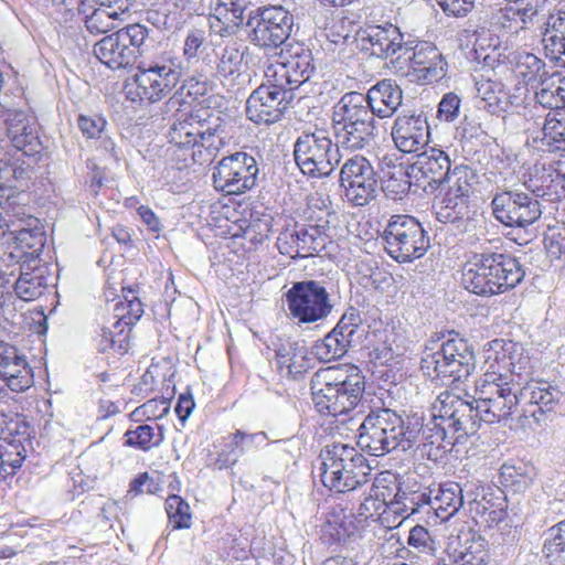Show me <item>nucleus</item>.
Wrapping results in <instances>:
<instances>
[{
    "mask_svg": "<svg viewBox=\"0 0 565 565\" xmlns=\"http://www.w3.org/2000/svg\"><path fill=\"white\" fill-rule=\"evenodd\" d=\"M189 0H164L162 8L168 13L166 25L181 28L185 21L184 11L189 8Z\"/></svg>",
    "mask_w": 565,
    "mask_h": 565,
    "instance_id": "nucleus-59",
    "label": "nucleus"
},
{
    "mask_svg": "<svg viewBox=\"0 0 565 565\" xmlns=\"http://www.w3.org/2000/svg\"><path fill=\"white\" fill-rule=\"evenodd\" d=\"M343 146L322 130L302 132L294 143V158L300 171L311 178H327L341 161Z\"/></svg>",
    "mask_w": 565,
    "mask_h": 565,
    "instance_id": "nucleus-11",
    "label": "nucleus"
},
{
    "mask_svg": "<svg viewBox=\"0 0 565 565\" xmlns=\"http://www.w3.org/2000/svg\"><path fill=\"white\" fill-rule=\"evenodd\" d=\"M294 26L292 13L281 4L253 7L246 14L244 32L256 47L273 51L286 43Z\"/></svg>",
    "mask_w": 565,
    "mask_h": 565,
    "instance_id": "nucleus-9",
    "label": "nucleus"
},
{
    "mask_svg": "<svg viewBox=\"0 0 565 565\" xmlns=\"http://www.w3.org/2000/svg\"><path fill=\"white\" fill-rule=\"evenodd\" d=\"M416 188L426 193L436 191L451 171L448 154L437 148H430L417 156V160L409 164Z\"/></svg>",
    "mask_w": 565,
    "mask_h": 565,
    "instance_id": "nucleus-25",
    "label": "nucleus"
},
{
    "mask_svg": "<svg viewBox=\"0 0 565 565\" xmlns=\"http://www.w3.org/2000/svg\"><path fill=\"white\" fill-rule=\"evenodd\" d=\"M369 99L383 107L375 108L379 118L391 117L402 104L403 93L391 79H384L369 89Z\"/></svg>",
    "mask_w": 565,
    "mask_h": 565,
    "instance_id": "nucleus-38",
    "label": "nucleus"
},
{
    "mask_svg": "<svg viewBox=\"0 0 565 565\" xmlns=\"http://www.w3.org/2000/svg\"><path fill=\"white\" fill-rule=\"evenodd\" d=\"M407 543L420 553H429L434 548V541L428 530L423 525H415L409 531Z\"/></svg>",
    "mask_w": 565,
    "mask_h": 565,
    "instance_id": "nucleus-63",
    "label": "nucleus"
},
{
    "mask_svg": "<svg viewBox=\"0 0 565 565\" xmlns=\"http://www.w3.org/2000/svg\"><path fill=\"white\" fill-rule=\"evenodd\" d=\"M174 109L177 114L168 132L170 143L180 151H189L193 162L212 161L231 139L228 121L220 113H209L203 107L191 113Z\"/></svg>",
    "mask_w": 565,
    "mask_h": 565,
    "instance_id": "nucleus-1",
    "label": "nucleus"
},
{
    "mask_svg": "<svg viewBox=\"0 0 565 565\" xmlns=\"http://www.w3.org/2000/svg\"><path fill=\"white\" fill-rule=\"evenodd\" d=\"M77 127L86 139L103 138L107 120L99 114H82L77 117Z\"/></svg>",
    "mask_w": 565,
    "mask_h": 565,
    "instance_id": "nucleus-57",
    "label": "nucleus"
},
{
    "mask_svg": "<svg viewBox=\"0 0 565 565\" xmlns=\"http://www.w3.org/2000/svg\"><path fill=\"white\" fill-rule=\"evenodd\" d=\"M130 7L131 0H79L77 14L88 33L99 35L116 29Z\"/></svg>",
    "mask_w": 565,
    "mask_h": 565,
    "instance_id": "nucleus-23",
    "label": "nucleus"
},
{
    "mask_svg": "<svg viewBox=\"0 0 565 565\" xmlns=\"http://www.w3.org/2000/svg\"><path fill=\"white\" fill-rule=\"evenodd\" d=\"M494 217L505 226L526 227L542 215L541 203L533 195L519 189L497 193L491 202Z\"/></svg>",
    "mask_w": 565,
    "mask_h": 565,
    "instance_id": "nucleus-17",
    "label": "nucleus"
},
{
    "mask_svg": "<svg viewBox=\"0 0 565 565\" xmlns=\"http://www.w3.org/2000/svg\"><path fill=\"white\" fill-rule=\"evenodd\" d=\"M249 95L246 102V115L255 124L270 125L281 119L295 98V93L278 87V83L267 81Z\"/></svg>",
    "mask_w": 565,
    "mask_h": 565,
    "instance_id": "nucleus-21",
    "label": "nucleus"
},
{
    "mask_svg": "<svg viewBox=\"0 0 565 565\" xmlns=\"http://www.w3.org/2000/svg\"><path fill=\"white\" fill-rule=\"evenodd\" d=\"M25 457L26 448L21 439H0V481L14 476Z\"/></svg>",
    "mask_w": 565,
    "mask_h": 565,
    "instance_id": "nucleus-40",
    "label": "nucleus"
},
{
    "mask_svg": "<svg viewBox=\"0 0 565 565\" xmlns=\"http://www.w3.org/2000/svg\"><path fill=\"white\" fill-rule=\"evenodd\" d=\"M246 449L241 445L237 438V433L231 434L227 437L225 448L218 454L214 468L223 470L225 468L234 466L238 459L245 454Z\"/></svg>",
    "mask_w": 565,
    "mask_h": 565,
    "instance_id": "nucleus-56",
    "label": "nucleus"
},
{
    "mask_svg": "<svg viewBox=\"0 0 565 565\" xmlns=\"http://www.w3.org/2000/svg\"><path fill=\"white\" fill-rule=\"evenodd\" d=\"M542 45L545 56L565 67V10L554 9L544 22Z\"/></svg>",
    "mask_w": 565,
    "mask_h": 565,
    "instance_id": "nucleus-33",
    "label": "nucleus"
},
{
    "mask_svg": "<svg viewBox=\"0 0 565 565\" xmlns=\"http://www.w3.org/2000/svg\"><path fill=\"white\" fill-rule=\"evenodd\" d=\"M384 248L397 263L423 257L430 247V237L422 223L408 214L392 215L383 231Z\"/></svg>",
    "mask_w": 565,
    "mask_h": 565,
    "instance_id": "nucleus-10",
    "label": "nucleus"
},
{
    "mask_svg": "<svg viewBox=\"0 0 565 565\" xmlns=\"http://www.w3.org/2000/svg\"><path fill=\"white\" fill-rule=\"evenodd\" d=\"M461 489L465 495V504L469 507L470 513L475 514V505H477V502L484 500V495L488 493V487L480 481H468Z\"/></svg>",
    "mask_w": 565,
    "mask_h": 565,
    "instance_id": "nucleus-64",
    "label": "nucleus"
},
{
    "mask_svg": "<svg viewBox=\"0 0 565 565\" xmlns=\"http://www.w3.org/2000/svg\"><path fill=\"white\" fill-rule=\"evenodd\" d=\"M312 402L320 414L347 416L363 399L364 376L345 374L338 367L318 370L310 382Z\"/></svg>",
    "mask_w": 565,
    "mask_h": 565,
    "instance_id": "nucleus-6",
    "label": "nucleus"
},
{
    "mask_svg": "<svg viewBox=\"0 0 565 565\" xmlns=\"http://www.w3.org/2000/svg\"><path fill=\"white\" fill-rule=\"evenodd\" d=\"M259 167L252 154L238 151L222 158L213 168L212 179L217 191L243 194L257 184Z\"/></svg>",
    "mask_w": 565,
    "mask_h": 565,
    "instance_id": "nucleus-15",
    "label": "nucleus"
},
{
    "mask_svg": "<svg viewBox=\"0 0 565 565\" xmlns=\"http://www.w3.org/2000/svg\"><path fill=\"white\" fill-rule=\"evenodd\" d=\"M475 174L472 170L467 166H457L455 167L445 182L448 184L447 192H454L455 194H459L470 199V194L472 193V179Z\"/></svg>",
    "mask_w": 565,
    "mask_h": 565,
    "instance_id": "nucleus-53",
    "label": "nucleus"
},
{
    "mask_svg": "<svg viewBox=\"0 0 565 565\" xmlns=\"http://www.w3.org/2000/svg\"><path fill=\"white\" fill-rule=\"evenodd\" d=\"M166 511L173 529L180 530L191 526L190 507L180 495L172 494L167 498Z\"/></svg>",
    "mask_w": 565,
    "mask_h": 565,
    "instance_id": "nucleus-51",
    "label": "nucleus"
},
{
    "mask_svg": "<svg viewBox=\"0 0 565 565\" xmlns=\"http://www.w3.org/2000/svg\"><path fill=\"white\" fill-rule=\"evenodd\" d=\"M33 384L32 370L18 349L0 341V390L24 392Z\"/></svg>",
    "mask_w": 565,
    "mask_h": 565,
    "instance_id": "nucleus-29",
    "label": "nucleus"
},
{
    "mask_svg": "<svg viewBox=\"0 0 565 565\" xmlns=\"http://www.w3.org/2000/svg\"><path fill=\"white\" fill-rule=\"evenodd\" d=\"M542 145L550 151H565V119L547 117L542 129Z\"/></svg>",
    "mask_w": 565,
    "mask_h": 565,
    "instance_id": "nucleus-54",
    "label": "nucleus"
},
{
    "mask_svg": "<svg viewBox=\"0 0 565 565\" xmlns=\"http://www.w3.org/2000/svg\"><path fill=\"white\" fill-rule=\"evenodd\" d=\"M206 41L205 31L201 29H191L184 39L183 56L188 63L198 61L200 52L204 49Z\"/></svg>",
    "mask_w": 565,
    "mask_h": 565,
    "instance_id": "nucleus-58",
    "label": "nucleus"
},
{
    "mask_svg": "<svg viewBox=\"0 0 565 565\" xmlns=\"http://www.w3.org/2000/svg\"><path fill=\"white\" fill-rule=\"evenodd\" d=\"M424 439V446L436 445L439 448H446L452 446L457 440L451 434L450 428L444 419L436 417V411L431 408V419L428 424L423 423V429L420 430Z\"/></svg>",
    "mask_w": 565,
    "mask_h": 565,
    "instance_id": "nucleus-46",
    "label": "nucleus"
},
{
    "mask_svg": "<svg viewBox=\"0 0 565 565\" xmlns=\"http://www.w3.org/2000/svg\"><path fill=\"white\" fill-rule=\"evenodd\" d=\"M541 88L535 92V99L544 108L561 109V98L557 86L548 84L547 79L540 83Z\"/></svg>",
    "mask_w": 565,
    "mask_h": 565,
    "instance_id": "nucleus-61",
    "label": "nucleus"
},
{
    "mask_svg": "<svg viewBox=\"0 0 565 565\" xmlns=\"http://www.w3.org/2000/svg\"><path fill=\"white\" fill-rule=\"evenodd\" d=\"M359 446L372 456L412 449L423 429V415L402 416L386 407L372 408L359 424Z\"/></svg>",
    "mask_w": 565,
    "mask_h": 565,
    "instance_id": "nucleus-2",
    "label": "nucleus"
},
{
    "mask_svg": "<svg viewBox=\"0 0 565 565\" xmlns=\"http://www.w3.org/2000/svg\"><path fill=\"white\" fill-rule=\"evenodd\" d=\"M460 104L461 99L457 94H445L438 104L437 117L447 122L454 121L459 115Z\"/></svg>",
    "mask_w": 565,
    "mask_h": 565,
    "instance_id": "nucleus-60",
    "label": "nucleus"
},
{
    "mask_svg": "<svg viewBox=\"0 0 565 565\" xmlns=\"http://www.w3.org/2000/svg\"><path fill=\"white\" fill-rule=\"evenodd\" d=\"M181 86L174 92V94L164 103L166 111L172 110V108L182 107L190 102L188 98L192 100L198 99V97L203 96L206 87L203 82L196 81L193 76L181 78Z\"/></svg>",
    "mask_w": 565,
    "mask_h": 565,
    "instance_id": "nucleus-49",
    "label": "nucleus"
},
{
    "mask_svg": "<svg viewBox=\"0 0 565 565\" xmlns=\"http://www.w3.org/2000/svg\"><path fill=\"white\" fill-rule=\"evenodd\" d=\"M125 445L143 451L158 447L163 441L162 426L142 424L125 433Z\"/></svg>",
    "mask_w": 565,
    "mask_h": 565,
    "instance_id": "nucleus-42",
    "label": "nucleus"
},
{
    "mask_svg": "<svg viewBox=\"0 0 565 565\" xmlns=\"http://www.w3.org/2000/svg\"><path fill=\"white\" fill-rule=\"evenodd\" d=\"M21 194L4 192L0 194V213L8 230V233L14 227H20L28 223L29 218H35L26 213L25 205L20 202Z\"/></svg>",
    "mask_w": 565,
    "mask_h": 565,
    "instance_id": "nucleus-43",
    "label": "nucleus"
},
{
    "mask_svg": "<svg viewBox=\"0 0 565 565\" xmlns=\"http://www.w3.org/2000/svg\"><path fill=\"white\" fill-rule=\"evenodd\" d=\"M94 54L111 70L125 68L135 63L119 31L105 35L98 41L94 45Z\"/></svg>",
    "mask_w": 565,
    "mask_h": 565,
    "instance_id": "nucleus-34",
    "label": "nucleus"
},
{
    "mask_svg": "<svg viewBox=\"0 0 565 565\" xmlns=\"http://www.w3.org/2000/svg\"><path fill=\"white\" fill-rule=\"evenodd\" d=\"M170 409V401L164 397L152 398L143 403L139 406L134 414L141 413V415L147 416L148 419L151 418H162L164 417Z\"/></svg>",
    "mask_w": 565,
    "mask_h": 565,
    "instance_id": "nucleus-62",
    "label": "nucleus"
},
{
    "mask_svg": "<svg viewBox=\"0 0 565 565\" xmlns=\"http://www.w3.org/2000/svg\"><path fill=\"white\" fill-rule=\"evenodd\" d=\"M391 168L382 182V190L386 198L397 201L403 200L412 186H415L413 172L411 166H390L391 161L386 163Z\"/></svg>",
    "mask_w": 565,
    "mask_h": 565,
    "instance_id": "nucleus-39",
    "label": "nucleus"
},
{
    "mask_svg": "<svg viewBox=\"0 0 565 565\" xmlns=\"http://www.w3.org/2000/svg\"><path fill=\"white\" fill-rule=\"evenodd\" d=\"M356 35L361 51L383 60L394 56L402 58L408 54L412 44L411 34L403 33L397 25L391 22L367 25L361 29Z\"/></svg>",
    "mask_w": 565,
    "mask_h": 565,
    "instance_id": "nucleus-16",
    "label": "nucleus"
},
{
    "mask_svg": "<svg viewBox=\"0 0 565 565\" xmlns=\"http://www.w3.org/2000/svg\"><path fill=\"white\" fill-rule=\"evenodd\" d=\"M128 46L134 62L145 52L146 42L149 39V29L140 23L129 24L118 30Z\"/></svg>",
    "mask_w": 565,
    "mask_h": 565,
    "instance_id": "nucleus-50",
    "label": "nucleus"
},
{
    "mask_svg": "<svg viewBox=\"0 0 565 565\" xmlns=\"http://www.w3.org/2000/svg\"><path fill=\"white\" fill-rule=\"evenodd\" d=\"M321 482L337 493L353 491L370 481L372 468L354 447L333 443L321 449Z\"/></svg>",
    "mask_w": 565,
    "mask_h": 565,
    "instance_id": "nucleus-7",
    "label": "nucleus"
},
{
    "mask_svg": "<svg viewBox=\"0 0 565 565\" xmlns=\"http://www.w3.org/2000/svg\"><path fill=\"white\" fill-rule=\"evenodd\" d=\"M526 189L539 200L558 202L565 198V173L552 164L535 166L534 173L525 183Z\"/></svg>",
    "mask_w": 565,
    "mask_h": 565,
    "instance_id": "nucleus-32",
    "label": "nucleus"
},
{
    "mask_svg": "<svg viewBox=\"0 0 565 565\" xmlns=\"http://www.w3.org/2000/svg\"><path fill=\"white\" fill-rule=\"evenodd\" d=\"M316 73V65L310 49L302 44L290 45L284 61L269 65L265 71L267 81L278 83V87L290 93L299 89Z\"/></svg>",
    "mask_w": 565,
    "mask_h": 565,
    "instance_id": "nucleus-18",
    "label": "nucleus"
},
{
    "mask_svg": "<svg viewBox=\"0 0 565 565\" xmlns=\"http://www.w3.org/2000/svg\"><path fill=\"white\" fill-rule=\"evenodd\" d=\"M347 352L344 344L331 331L312 347V354L322 362L341 359Z\"/></svg>",
    "mask_w": 565,
    "mask_h": 565,
    "instance_id": "nucleus-52",
    "label": "nucleus"
},
{
    "mask_svg": "<svg viewBox=\"0 0 565 565\" xmlns=\"http://www.w3.org/2000/svg\"><path fill=\"white\" fill-rule=\"evenodd\" d=\"M535 478V469L525 462L504 463L500 469V483L513 492L525 491Z\"/></svg>",
    "mask_w": 565,
    "mask_h": 565,
    "instance_id": "nucleus-41",
    "label": "nucleus"
},
{
    "mask_svg": "<svg viewBox=\"0 0 565 565\" xmlns=\"http://www.w3.org/2000/svg\"><path fill=\"white\" fill-rule=\"evenodd\" d=\"M420 369L433 381L445 385L466 381L476 369L473 345L456 331L437 345L431 339L422 352Z\"/></svg>",
    "mask_w": 565,
    "mask_h": 565,
    "instance_id": "nucleus-5",
    "label": "nucleus"
},
{
    "mask_svg": "<svg viewBox=\"0 0 565 565\" xmlns=\"http://www.w3.org/2000/svg\"><path fill=\"white\" fill-rule=\"evenodd\" d=\"M3 125L8 140L14 149L28 157L41 152L42 143L33 117L23 110L9 109L3 115Z\"/></svg>",
    "mask_w": 565,
    "mask_h": 565,
    "instance_id": "nucleus-26",
    "label": "nucleus"
},
{
    "mask_svg": "<svg viewBox=\"0 0 565 565\" xmlns=\"http://www.w3.org/2000/svg\"><path fill=\"white\" fill-rule=\"evenodd\" d=\"M249 4L248 0H215L213 15L223 23L221 36L233 35L239 28L244 30L246 14L253 8Z\"/></svg>",
    "mask_w": 565,
    "mask_h": 565,
    "instance_id": "nucleus-35",
    "label": "nucleus"
},
{
    "mask_svg": "<svg viewBox=\"0 0 565 565\" xmlns=\"http://www.w3.org/2000/svg\"><path fill=\"white\" fill-rule=\"evenodd\" d=\"M184 75L185 68L178 57L168 56L141 63L126 82V97L139 104L157 103L164 98Z\"/></svg>",
    "mask_w": 565,
    "mask_h": 565,
    "instance_id": "nucleus-8",
    "label": "nucleus"
},
{
    "mask_svg": "<svg viewBox=\"0 0 565 565\" xmlns=\"http://www.w3.org/2000/svg\"><path fill=\"white\" fill-rule=\"evenodd\" d=\"M392 138L396 148L404 153L423 149L429 140V126L423 114L408 113L397 116L392 127Z\"/></svg>",
    "mask_w": 565,
    "mask_h": 565,
    "instance_id": "nucleus-28",
    "label": "nucleus"
},
{
    "mask_svg": "<svg viewBox=\"0 0 565 565\" xmlns=\"http://www.w3.org/2000/svg\"><path fill=\"white\" fill-rule=\"evenodd\" d=\"M243 62V53L236 45L225 46L216 64V72L220 76L228 77L238 73Z\"/></svg>",
    "mask_w": 565,
    "mask_h": 565,
    "instance_id": "nucleus-55",
    "label": "nucleus"
},
{
    "mask_svg": "<svg viewBox=\"0 0 565 565\" xmlns=\"http://www.w3.org/2000/svg\"><path fill=\"white\" fill-rule=\"evenodd\" d=\"M433 409L436 411L437 418L446 422L457 441L460 438L475 435L483 423L484 414L481 412L478 398L468 402L445 391L437 396Z\"/></svg>",
    "mask_w": 565,
    "mask_h": 565,
    "instance_id": "nucleus-14",
    "label": "nucleus"
},
{
    "mask_svg": "<svg viewBox=\"0 0 565 565\" xmlns=\"http://www.w3.org/2000/svg\"><path fill=\"white\" fill-rule=\"evenodd\" d=\"M543 553L552 565H565V520L545 532Z\"/></svg>",
    "mask_w": 565,
    "mask_h": 565,
    "instance_id": "nucleus-44",
    "label": "nucleus"
},
{
    "mask_svg": "<svg viewBox=\"0 0 565 565\" xmlns=\"http://www.w3.org/2000/svg\"><path fill=\"white\" fill-rule=\"evenodd\" d=\"M9 234L14 241L9 257L17 263L43 260L41 255L46 244V233L39 218H29L28 223L12 228Z\"/></svg>",
    "mask_w": 565,
    "mask_h": 565,
    "instance_id": "nucleus-30",
    "label": "nucleus"
},
{
    "mask_svg": "<svg viewBox=\"0 0 565 565\" xmlns=\"http://www.w3.org/2000/svg\"><path fill=\"white\" fill-rule=\"evenodd\" d=\"M475 505V515L483 516L489 515L488 521L500 523L507 518L505 512V495L502 491L498 490V494L493 489L488 487V493L484 495V500L477 502Z\"/></svg>",
    "mask_w": 565,
    "mask_h": 565,
    "instance_id": "nucleus-48",
    "label": "nucleus"
},
{
    "mask_svg": "<svg viewBox=\"0 0 565 565\" xmlns=\"http://www.w3.org/2000/svg\"><path fill=\"white\" fill-rule=\"evenodd\" d=\"M285 296L289 315L298 324L322 321L333 310L331 295L322 281L313 279L296 281Z\"/></svg>",
    "mask_w": 565,
    "mask_h": 565,
    "instance_id": "nucleus-12",
    "label": "nucleus"
},
{
    "mask_svg": "<svg viewBox=\"0 0 565 565\" xmlns=\"http://www.w3.org/2000/svg\"><path fill=\"white\" fill-rule=\"evenodd\" d=\"M20 276L13 285L18 298L23 301H32L44 294L51 285V268L45 260L33 259L18 263Z\"/></svg>",
    "mask_w": 565,
    "mask_h": 565,
    "instance_id": "nucleus-31",
    "label": "nucleus"
},
{
    "mask_svg": "<svg viewBox=\"0 0 565 565\" xmlns=\"http://www.w3.org/2000/svg\"><path fill=\"white\" fill-rule=\"evenodd\" d=\"M375 104L369 99V93L350 92L344 94L333 106L332 129L345 150H361L370 146L376 137L377 121Z\"/></svg>",
    "mask_w": 565,
    "mask_h": 565,
    "instance_id": "nucleus-4",
    "label": "nucleus"
},
{
    "mask_svg": "<svg viewBox=\"0 0 565 565\" xmlns=\"http://www.w3.org/2000/svg\"><path fill=\"white\" fill-rule=\"evenodd\" d=\"M307 353V348L299 342L281 343L275 350V361L279 372L291 377L305 372L308 367Z\"/></svg>",
    "mask_w": 565,
    "mask_h": 565,
    "instance_id": "nucleus-37",
    "label": "nucleus"
},
{
    "mask_svg": "<svg viewBox=\"0 0 565 565\" xmlns=\"http://www.w3.org/2000/svg\"><path fill=\"white\" fill-rule=\"evenodd\" d=\"M436 510L454 515L465 505V495L461 486L457 482H445L439 486L438 494L435 497Z\"/></svg>",
    "mask_w": 565,
    "mask_h": 565,
    "instance_id": "nucleus-47",
    "label": "nucleus"
},
{
    "mask_svg": "<svg viewBox=\"0 0 565 565\" xmlns=\"http://www.w3.org/2000/svg\"><path fill=\"white\" fill-rule=\"evenodd\" d=\"M143 313L142 303L136 297L131 299L126 297L125 301H119L114 308V318L116 319L110 327H103L98 339V350L102 352L113 351L118 354H125L128 351V332L131 327L141 318Z\"/></svg>",
    "mask_w": 565,
    "mask_h": 565,
    "instance_id": "nucleus-22",
    "label": "nucleus"
},
{
    "mask_svg": "<svg viewBox=\"0 0 565 565\" xmlns=\"http://www.w3.org/2000/svg\"><path fill=\"white\" fill-rule=\"evenodd\" d=\"M563 392L548 382L531 381L519 390V398L525 406L520 417L522 426H531V419L541 424L547 413L561 402Z\"/></svg>",
    "mask_w": 565,
    "mask_h": 565,
    "instance_id": "nucleus-24",
    "label": "nucleus"
},
{
    "mask_svg": "<svg viewBox=\"0 0 565 565\" xmlns=\"http://www.w3.org/2000/svg\"><path fill=\"white\" fill-rule=\"evenodd\" d=\"M403 57L409 62L419 82L434 83L446 76L447 62L440 51L429 42H417L412 39L408 54Z\"/></svg>",
    "mask_w": 565,
    "mask_h": 565,
    "instance_id": "nucleus-27",
    "label": "nucleus"
},
{
    "mask_svg": "<svg viewBox=\"0 0 565 565\" xmlns=\"http://www.w3.org/2000/svg\"><path fill=\"white\" fill-rule=\"evenodd\" d=\"M515 72L525 84L533 87L546 79L547 76L544 61L527 52L518 55Z\"/></svg>",
    "mask_w": 565,
    "mask_h": 565,
    "instance_id": "nucleus-45",
    "label": "nucleus"
},
{
    "mask_svg": "<svg viewBox=\"0 0 565 565\" xmlns=\"http://www.w3.org/2000/svg\"><path fill=\"white\" fill-rule=\"evenodd\" d=\"M339 181L347 200L355 206L369 204L376 195V173L364 156L349 158L340 170Z\"/></svg>",
    "mask_w": 565,
    "mask_h": 565,
    "instance_id": "nucleus-20",
    "label": "nucleus"
},
{
    "mask_svg": "<svg viewBox=\"0 0 565 565\" xmlns=\"http://www.w3.org/2000/svg\"><path fill=\"white\" fill-rule=\"evenodd\" d=\"M476 89L482 103L479 108L486 109L491 115L499 116L507 113L513 105L511 94L505 90L501 82L480 79L476 83Z\"/></svg>",
    "mask_w": 565,
    "mask_h": 565,
    "instance_id": "nucleus-36",
    "label": "nucleus"
},
{
    "mask_svg": "<svg viewBox=\"0 0 565 565\" xmlns=\"http://www.w3.org/2000/svg\"><path fill=\"white\" fill-rule=\"evenodd\" d=\"M328 221L316 224L295 225L280 232L277 248L292 259L306 258L323 250L331 238Z\"/></svg>",
    "mask_w": 565,
    "mask_h": 565,
    "instance_id": "nucleus-19",
    "label": "nucleus"
},
{
    "mask_svg": "<svg viewBox=\"0 0 565 565\" xmlns=\"http://www.w3.org/2000/svg\"><path fill=\"white\" fill-rule=\"evenodd\" d=\"M510 375L487 371L478 386L479 403L483 412V423L493 424L507 420L522 401L519 390L509 379Z\"/></svg>",
    "mask_w": 565,
    "mask_h": 565,
    "instance_id": "nucleus-13",
    "label": "nucleus"
},
{
    "mask_svg": "<svg viewBox=\"0 0 565 565\" xmlns=\"http://www.w3.org/2000/svg\"><path fill=\"white\" fill-rule=\"evenodd\" d=\"M525 276L520 262L508 253H473L466 263L461 284L470 292L489 297L516 287Z\"/></svg>",
    "mask_w": 565,
    "mask_h": 565,
    "instance_id": "nucleus-3",
    "label": "nucleus"
}]
</instances>
